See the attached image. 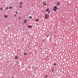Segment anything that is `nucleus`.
<instances>
[{
  "label": "nucleus",
  "instance_id": "f257e3e1",
  "mask_svg": "<svg viewBox=\"0 0 78 78\" xmlns=\"http://www.w3.org/2000/svg\"><path fill=\"white\" fill-rule=\"evenodd\" d=\"M57 7L56 6H55L54 7V11H57Z\"/></svg>",
  "mask_w": 78,
  "mask_h": 78
},
{
  "label": "nucleus",
  "instance_id": "f03ea898",
  "mask_svg": "<svg viewBox=\"0 0 78 78\" xmlns=\"http://www.w3.org/2000/svg\"><path fill=\"white\" fill-rule=\"evenodd\" d=\"M56 5L57 6H59V2H58L57 3Z\"/></svg>",
  "mask_w": 78,
  "mask_h": 78
},
{
  "label": "nucleus",
  "instance_id": "7ed1b4c3",
  "mask_svg": "<svg viewBox=\"0 0 78 78\" xmlns=\"http://www.w3.org/2000/svg\"><path fill=\"white\" fill-rule=\"evenodd\" d=\"M48 17V16L47 15V14H46L45 15V19H47Z\"/></svg>",
  "mask_w": 78,
  "mask_h": 78
},
{
  "label": "nucleus",
  "instance_id": "20e7f679",
  "mask_svg": "<svg viewBox=\"0 0 78 78\" xmlns=\"http://www.w3.org/2000/svg\"><path fill=\"white\" fill-rule=\"evenodd\" d=\"M9 8V7H7L5 8V10H8V9Z\"/></svg>",
  "mask_w": 78,
  "mask_h": 78
},
{
  "label": "nucleus",
  "instance_id": "39448f33",
  "mask_svg": "<svg viewBox=\"0 0 78 78\" xmlns=\"http://www.w3.org/2000/svg\"><path fill=\"white\" fill-rule=\"evenodd\" d=\"M27 20L26 19L23 22V23H25L27 22Z\"/></svg>",
  "mask_w": 78,
  "mask_h": 78
},
{
  "label": "nucleus",
  "instance_id": "423d86ee",
  "mask_svg": "<svg viewBox=\"0 0 78 78\" xmlns=\"http://www.w3.org/2000/svg\"><path fill=\"white\" fill-rule=\"evenodd\" d=\"M55 71V69H54V68H53L52 69V72H54Z\"/></svg>",
  "mask_w": 78,
  "mask_h": 78
},
{
  "label": "nucleus",
  "instance_id": "0eeeda50",
  "mask_svg": "<svg viewBox=\"0 0 78 78\" xmlns=\"http://www.w3.org/2000/svg\"><path fill=\"white\" fill-rule=\"evenodd\" d=\"M48 11H49V8H48L47 9V10H46V12H48Z\"/></svg>",
  "mask_w": 78,
  "mask_h": 78
},
{
  "label": "nucleus",
  "instance_id": "6e6552de",
  "mask_svg": "<svg viewBox=\"0 0 78 78\" xmlns=\"http://www.w3.org/2000/svg\"><path fill=\"white\" fill-rule=\"evenodd\" d=\"M28 27H29L30 28H32V26L31 25H29L28 26Z\"/></svg>",
  "mask_w": 78,
  "mask_h": 78
},
{
  "label": "nucleus",
  "instance_id": "1a4fd4ad",
  "mask_svg": "<svg viewBox=\"0 0 78 78\" xmlns=\"http://www.w3.org/2000/svg\"><path fill=\"white\" fill-rule=\"evenodd\" d=\"M39 20L38 19H37L35 20L36 22H38L39 21Z\"/></svg>",
  "mask_w": 78,
  "mask_h": 78
},
{
  "label": "nucleus",
  "instance_id": "9d476101",
  "mask_svg": "<svg viewBox=\"0 0 78 78\" xmlns=\"http://www.w3.org/2000/svg\"><path fill=\"white\" fill-rule=\"evenodd\" d=\"M4 17L5 18H7V17H8V16H7V15H5Z\"/></svg>",
  "mask_w": 78,
  "mask_h": 78
},
{
  "label": "nucleus",
  "instance_id": "9b49d317",
  "mask_svg": "<svg viewBox=\"0 0 78 78\" xmlns=\"http://www.w3.org/2000/svg\"><path fill=\"white\" fill-rule=\"evenodd\" d=\"M17 58H18V57H17V56H16V57H15V59H17Z\"/></svg>",
  "mask_w": 78,
  "mask_h": 78
},
{
  "label": "nucleus",
  "instance_id": "f8f14e48",
  "mask_svg": "<svg viewBox=\"0 0 78 78\" xmlns=\"http://www.w3.org/2000/svg\"><path fill=\"white\" fill-rule=\"evenodd\" d=\"M43 4H44V5H45V6H46V5H47V4H45V2H43Z\"/></svg>",
  "mask_w": 78,
  "mask_h": 78
},
{
  "label": "nucleus",
  "instance_id": "ddd939ff",
  "mask_svg": "<svg viewBox=\"0 0 78 78\" xmlns=\"http://www.w3.org/2000/svg\"><path fill=\"white\" fill-rule=\"evenodd\" d=\"M22 5H20V8H22Z\"/></svg>",
  "mask_w": 78,
  "mask_h": 78
},
{
  "label": "nucleus",
  "instance_id": "4468645a",
  "mask_svg": "<svg viewBox=\"0 0 78 78\" xmlns=\"http://www.w3.org/2000/svg\"><path fill=\"white\" fill-rule=\"evenodd\" d=\"M53 65L56 66V63H54Z\"/></svg>",
  "mask_w": 78,
  "mask_h": 78
},
{
  "label": "nucleus",
  "instance_id": "2eb2a0df",
  "mask_svg": "<svg viewBox=\"0 0 78 78\" xmlns=\"http://www.w3.org/2000/svg\"><path fill=\"white\" fill-rule=\"evenodd\" d=\"M27 55V53H25L24 54V56H25V55Z\"/></svg>",
  "mask_w": 78,
  "mask_h": 78
},
{
  "label": "nucleus",
  "instance_id": "dca6fc26",
  "mask_svg": "<svg viewBox=\"0 0 78 78\" xmlns=\"http://www.w3.org/2000/svg\"><path fill=\"white\" fill-rule=\"evenodd\" d=\"M30 19H32V17L31 16H30L29 17Z\"/></svg>",
  "mask_w": 78,
  "mask_h": 78
},
{
  "label": "nucleus",
  "instance_id": "f3484780",
  "mask_svg": "<svg viewBox=\"0 0 78 78\" xmlns=\"http://www.w3.org/2000/svg\"><path fill=\"white\" fill-rule=\"evenodd\" d=\"M50 35V34H48V37H49Z\"/></svg>",
  "mask_w": 78,
  "mask_h": 78
},
{
  "label": "nucleus",
  "instance_id": "a211bd4d",
  "mask_svg": "<svg viewBox=\"0 0 78 78\" xmlns=\"http://www.w3.org/2000/svg\"><path fill=\"white\" fill-rule=\"evenodd\" d=\"M22 2H20V5H22Z\"/></svg>",
  "mask_w": 78,
  "mask_h": 78
},
{
  "label": "nucleus",
  "instance_id": "6ab92c4d",
  "mask_svg": "<svg viewBox=\"0 0 78 78\" xmlns=\"http://www.w3.org/2000/svg\"><path fill=\"white\" fill-rule=\"evenodd\" d=\"M50 11H48V13H50Z\"/></svg>",
  "mask_w": 78,
  "mask_h": 78
},
{
  "label": "nucleus",
  "instance_id": "aec40b11",
  "mask_svg": "<svg viewBox=\"0 0 78 78\" xmlns=\"http://www.w3.org/2000/svg\"><path fill=\"white\" fill-rule=\"evenodd\" d=\"M9 8H10V9H12V7L10 6V7H9Z\"/></svg>",
  "mask_w": 78,
  "mask_h": 78
},
{
  "label": "nucleus",
  "instance_id": "412c9836",
  "mask_svg": "<svg viewBox=\"0 0 78 78\" xmlns=\"http://www.w3.org/2000/svg\"><path fill=\"white\" fill-rule=\"evenodd\" d=\"M16 14H18V12H17V11H16Z\"/></svg>",
  "mask_w": 78,
  "mask_h": 78
},
{
  "label": "nucleus",
  "instance_id": "4be33fe9",
  "mask_svg": "<svg viewBox=\"0 0 78 78\" xmlns=\"http://www.w3.org/2000/svg\"><path fill=\"white\" fill-rule=\"evenodd\" d=\"M46 58H48V55H47Z\"/></svg>",
  "mask_w": 78,
  "mask_h": 78
},
{
  "label": "nucleus",
  "instance_id": "5701e85b",
  "mask_svg": "<svg viewBox=\"0 0 78 78\" xmlns=\"http://www.w3.org/2000/svg\"><path fill=\"white\" fill-rule=\"evenodd\" d=\"M15 17H16V16H17V15H16V14H15Z\"/></svg>",
  "mask_w": 78,
  "mask_h": 78
},
{
  "label": "nucleus",
  "instance_id": "b1692460",
  "mask_svg": "<svg viewBox=\"0 0 78 78\" xmlns=\"http://www.w3.org/2000/svg\"><path fill=\"white\" fill-rule=\"evenodd\" d=\"M1 10H2V8L0 9Z\"/></svg>",
  "mask_w": 78,
  "mask_h": 78
},
{
  "label": "nucleus",
  "instance_id": "393cba45",
  "mask_svg": "<svg viewBox=\"0 0 78 78\" xmlns=\"http://www.w3.org/2000/svg\"><path fill=\"white\" fill-rule=\"evenodd\" d=\"M19 19H21V17H19Z\"/></svg>",
  "mask_w": 78,
  "mask_h": 78
},
{
  "label": "nucleus",
  "instance_id": "a878e982",
  "mask_svg": "<svg viewBox=\"0 0 78 78\" xmlns=\"http://www.w3.org/2000/svg\"><path fill=\"white\" fill-rule=\"evenodd\" d=\"M17 63H19V62H17Z\"/></svg>",
  "mask_w": 78,
  "mask_h": 78
},
{
  "label": "nucleus",
  "instance_id": "bb28decb",
  "mask_svg": "<svg viewBox=\"0 0 78 78\" xmlns=\"http://www.w3.org/2000/svg\"><path fill=\"white\" fill-rule=\"evenodd\" d=\"M46 77H48V76H46Z\"/></svg>",
  "mask_w": 78,
  "mask_h": 78
},
{
  "label": "nucleus",
  "instance_id": "cd10ccee",
  "mask_svg": "<svg viewBox=\"0 0 78 78\" xmlns=\"http://www.w3.org/2000/svg\"><path fill=\"white\" fill-rule=\"evenodd\" d=\"M12 78H14V77H12Z\"/></svg>",
  "mask_w": 78,
  "mask_h": 78
}]
</instances>
